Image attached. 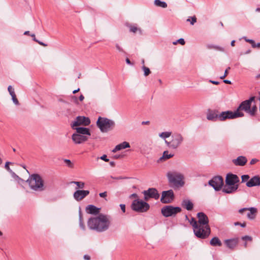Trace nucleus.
Instances as JSON below:
<instances>
[{"label":"nucleus","mask_w":260,"mask_h":260,"mask_svg":"<svg viewBox=\"0 0 260 260\" xmlns=\"http://www.w3.org/2000/svg\"><path fill=\"white\" fill-rule=\"evenodd\" d=\"M110 225V221L106 215L100 214L96 217H90L87 221L89 229L97 232H103L107 230Z\"/></svg>","instance_id":"1"},{"label":"nucleus","mask_w":260,"mask_h":260,"mask_svg":"<svg viewBox=\"0 0 260 260\" xmlns=\"http://www.w3.org/2000/svg\"><path fill=\"white\" fill-rule=\"evenodd\" d=\"M240 182L239 177L231 173H229L225 177V184L222 188V192L227 194H232L235 192L238 187V183Z\"/></svg>","instance_id":"2"},{"label":"nucleus","mask_w":260,"mask_h":260,"mask_svg":"<svg viewBox=\"0 0 260 260\" xmlns=\"http://www.w3.org/2000/svg\"><path fill=\"white\" fill-rule=\"evenodd\" d=\"M26 182L31 189L35 191H43L45 189L44 180L38 174H32L29 176Z\"/></svg>","instance_id":"3"},{"label":"nucleus","mask_w":260,"mask_h":260,"mask_svg":"<svg viewBox=\"0 0 260 260\" xmlns=\"http://www.w3.org/2000/svg\"><path fill=\"white\" fill-rule=\"evenodd\" d=\"M96 125L102 133H107L114 129L115 123L107 118L99 117L96 121Z\"/></svg>","instance_id":"4"},{"label":"nucleus","mask_w":260,"mask_h":260,"mask_svg":"<svg viewBox=\"0 0 260 260\" xmlns=\"http://www.w3.org/2000/svg\"><path fill=\"white\" fill-rule=\"evenodd\" d=\"M170 185L174 187L182 186L184 182L183 181V176L181 174L172 173L169 172L167 175Z\"/></svg>","instance_id":"5"},{"label":"nucleus","mask_w":260,"mask_h":260,"mask_svg":"<svg viewBox=\"0 0 260 260\" xmlns=\"http://www.w3.org/2000/svg\"><path fill=\"white\" fill-rule=\"evenodd\" d=\"M171 139L170 141L165 140V143L169 148L173 149H176L179 147L184 141L183 136L179 133L173 134L171 136Z\"/></svg>","instance_id":"6"},{"label":"nucleus","mask_w":260,"mask_h":260,"mask_svg":"<svg viewBox=\"0 0 260 260\" xmlns=\"http://www.w3.org/2000/svg\"><path fill=\"white\" fill-rule=\"evenodd\" d=\"M131 208L133 210L137 212H145L150 208L149 204L142 200L136 199L133 201L131 205Z\"/></svg>","instance_id":"7"},{"label":"nucleus","mask_w":260,"mask_h":260,"mask_svg":"<svg viewBox=\"0 0 260 260\" xmlns=\"http://www.w3.org/2000/svg\"><path fill=\"white\" fill-rule=\"evenodd\" d=\"M193 233L199 239H205L211 234V229L209 225H198L197 229H194Z\"/></svg>","instance_id":"8"},{"label":"nucleus","mask_w":260,"mask_h":260,"mask_svg":"<svg viewBox=\"0 0 260 260\" xmlns=\"http://www.w3.org/2000/svg\"><path fill=\"white\" fill-rule=\"evenodd\" d=\"M244 116L243 112H238V111H232L230 110L223 111L219 113V121H223L226 119H233L239 117H242Z\"/></svg>","instance_id":"9"},{"label":"nucleus","mask_w":260,"mask_h":260,"mask_svg":"<svg viewBox=\"0 0 260 260\" xmlns=\"http://www.w3.org/2000/svg\"><path fill=\"white\" fill-rule=\"evenodd\" d=\"M181 211V208L179 207H174L171 205H167L163 207L161 209L162 215L165 217L175 216L177 213Z\"/></svg>","instance_id":"10"},{"label":"nucleus","mask_w":260,"mask_h":260,"mask_svg":"<svg viewBox=\"0 0 260 260\" xmlns=\"http://www.w3.org/2000/svg\"><path fill=\"white\" fill-rule=\"evenodd\" d=\"M208 184L215 191H219L224 186L223 178L221 176H215L209 181Z\"/></svg>","instance_id":"11"},{"label":"nucleus","mask_w":260,"mask_h":260,"mask_svg":"<svg viewBox=\"0 0 260 260\" xmlns=\"http://www.w3.org/2000/svg\"><path fill=\"white\" fill-rule=\"evenodd\" d=\"M144 194V199L147 201L149 199L158 200L159 198V194L155 188H149L147 190L142 192Z\"/></svg>","instance_id":"12"},{"label":"nucleus","mask_w":260,"mask_h":260,"mask_svg":"<svg viewBox=\"0 0 260 260\" xmlns=\"http://www.w3.org/2000/svg\"><path fill=\"white\" fill-rule=\"evenodd\" d=\"M90 123V120L88 117L78 116L71 125L72 128H75V127H77L80 125L88 126Z\"/></svg>","instance_id":"13"},{"label":"nucleus","mask_w":260,"mask_h":260,"mask_svg":"<svg viewBox=\"0 0 260 260\" xmlns=\"http://www.w3.org/2000/svg\"><path fill=\"white\" fill-rule=\"evenodd\" d=\"M175 199V196L173 190L170 189L163 191L161 193L160 202L163 204H169L172 203Z\"/></svg>","instance_id":"14"},{"label":"nucleus","mask_w":260,"mask_h":260,"mask_svg":"<svg viewBox=\"0 0 260 260\" xmlns=\"http://www.w3.org/2000/svg\"><path fill=\"white\" fill-rule=\"evenodd\" d=\"M219 112L218 110L214 109H208L207 112V119L208 120L212 121L213 122L219 120Z\"/></svg>","instance_id":"15"},{"label":"nucleus","mask_w":260,"mask_h":260,"mask_svg":"<svg viewBox=\"0 0 260 260\" xmlns=\"http://www.w3.org/2000/svg\"><path fill=\"white\" fill-rule=\"evenodd\" d=\"M72 139L75 144H80L87 141L88 140V137L76 133L72 135Z\"/></svg>","instance_id":"16"},{"label":"nucleus","mask_w":260,"mask_h":260,"mask_svg":"<svg viewBox=\"0 0 260 260\" xmlns=\"http://www.w3.org/2000/svg\"><path fill=\"white\" fill-rule=\"evenodd\" d=\"M89 191L87 190H77L73 194L74 199L77 201H80L89 194Z\"/></svg>","instance_id":"17"},{"label":"nucleus","mask_w":260,"mask_h":260,"mask_svg":"<svg viewBox=\"0 0 260 260\" xmlns=\"http://www.w3.org/2000/svg\"><path fill=\"white\" fill-rule=\"evenodd\" d=\"M197 216L198 218V225H209L208 217L205 213L199 212Z\"/></svg>","instance_id":"18"},{"label":"nucleus","mask_w":260,"mask_h":260,"mask_svg":"<svg viewBox=\"0 0 260 260\" xmlns=\"http://www.w3.org/2000/svg\"><path fill=\"white\" fill-rule=\"evenodd\" d=\"M239 241V239L237 237L226 239L224 241V243L228 248L233 250L237 246Z\"/></svg>","instance_id":"19"},{"label":"nucleus","mask_w":260,"mask_h":260,"mask_svg":"<svg viewBox=\"0 0 260 260\" xmlns=\"http://www.w3.org/2000/svg\"><path fill=\"white\" fill-rule=\"evenodd\" d=\"M251 107V105L246 100H245L241 103L236 111L242 112V111H244L246 113H248V111Z\"/></svg>","instance_id":"20"},{"label":"nucleus","mask_w":260,"mask_h":260,"mask_svg":"<svg viewBox=\"0 0 260 260\" xmlns=\"http://www.w3.org/2000/svg\"><path fill=\"white\" fill-rule=\"evenodd\" d=\"M76 131V133L83 136H86L89 137L91 135L90 131L89 128L85 127H75V128H73Z\"/></svg>","instance_id":"21"},{"label":"nucleus","mask_w":260,"mask_h":260,"mask_svg":"<svg viewBox=\"0 0 260 260\" xmlns=\"http://www.w3.org/2000/svg\"><path fill=\"white\" fill-rule=\"evenodd\" d=\"M233 163L236 166H244L247 162V159L245 156H239L236 159L232 160Z\"/></svg>","instance_id":"22"},{"label":"nucleus","mask_w":260,"mask_h":260,"mask_svg":"<svg viewBox=\"0 0 260 260\" xmlns=\"http://www.w3.org/2000/svg\"><path fill=\"white\" fill-rule=\"evenodd\" d=\"M100 210V208H98L93 205H89L86 207V212L90 214L98 215L99 214Z\"/></svg>","instance_id":"23"},{"label":"nucleus","mask_w":260,"mask_h":260,"mask_svg":"<svg viewBox=\"0 0 260 260\" xmlns=\"http://www.w3.org/2000/svg\"><path fill=\"white\" fill-rule=\"evenodd\" d=\"M246 185L248 187L260 185L257 179V176H254L250 178L249 180L246 182Z\"/></svg>","instance_id":"24"},{"label":"nucleus","mask_w":260,"mask_h":260,"mask_svg":"<svg viewBox=\"0 0 260 260\" xmlns=\"http://www.w3.org/2000/svg\"><path fill=\"white\" fill-rule=\"evenodd\" d=\"M130 147L129 143L124 141L122 143L116 145L114 149L112 150L113 152H116L117 151L121 150L123 149L127 148Z\"/></svg>","instance_id":"25"},{"label":"nucleus","mask_w":260,"mask_h":260,"mask_svg":"<svg viewBox=\"0 0 260 260\" xmlns=\"http://www.w3.org/2000/svg\"><path fill=\"white\" fill-rule=\"evenodd\" d=\"M182 206L188 211L191 210L193 208V204L189 200H183L181 203Z\"/></svg>","instance_id":"26"},{"label":"nucleus","mask_w":260,"mask_h":260,"mask_svg":"<svg viewBox=\"0 0 260 260\" xmlns=\"http://www.w3.org/2000/svg\"><path fill=\"white\" fill-rule=\"evenodd\" d=\"M248 210L249 211V212L247 214V217L249 219H254L257 211V209L255 207H250L248 208Z\"/></svg>","instance_id":"27"},{"label":"nucleus","mask_w":260,"mask_h":260,"mask_svg":"<svg viewBox=\"0 0 260 260\" xmlns=\"http://www.w3.org/2000/svg\"><path fill=\"white\" fill-rule=\"evenodd\" d=\"M210 244L212 246H221L222 243L217 237H214L210 241Z\"/></svg>","instance_id":"28"},{"label":"nucleus","mask_w":260,"mask_h":260,"mask_svg":"<svg viewBox=\"0 0 260 260\" xmlns=\"http://www.w3.org/2000/svg\"><path fill=\"white\" fill-rule=\"evenodd\" d=\"M174 155V154H169V151L168 150H166L163 152L162 156L159 158L157 162H159L160 161L168 159L172 157Z\"/></svg>","instance_id":"29"},{"label":"nucleus","mask_w":260,"mask_h":260,"mask_svg":"<svg viewBox=\"0 0 260 260\" xmlns=\"http://www.w3.org/2000/svg\"><path fill=\"white\" fill-rule=\"evenodd\" d=\"M257 110V108L256 106L253 105V106H252L250 108L248 114L250 116L253 117L255 115Z\"/></svg>","instance_id":"30"},{"label":"nucleus","mask_w":260,"mask_h":260,"mask_svg":"<svg viewBox=\"0 0 260 260\" xmlns=\"http://www.w3.org/2000/svg\"><path fill=\"white\" fill-rule=\"evenodd\" d=\"M154 4L158 7L166 8L167 7V4L165 2L161 1L160 0H155Z\"/></svg>","instance_id":"31"},{"label":"nucleus","mask_w":260,"mask_h":260,"mask_svg":"<svg viewBox=\"0 0 260 260\" xmlns=\"http://www.w3.org/2000/svg\"><path fill=\"white\" fill-rule=\"evenodd\" d=\"M127 26L129 28V31L131 32L135 33L137 30H139L140 31V33L142 34L141 29L140 28H138L136 25L128 24Z\"/></svg>","instance_id":"32"},{"label":"nucleus","mask_w":260,"mask_h":260,"mask_svg":"<svg viewBox=\"0 0 260 260\" xmlns=\"http://www.w3.org/2000/svg\"><path fill=\"white\" fill-rule=\"evenodd\" d=\"M189 222L192 226L193 231L194 229L197 228L198 226V221L195 219L194 217H191V219H189Z\"/></svg>","instance_id":"33"},{"label":"nucleus","mask_w":260,"mask_h":260,"mask_svg":"<svg viewBox=\"0 0 260 260\" xmlns=\"http://www.w3.org/2000/svg\"><path fill=\"white\" fill-rule=\"evenodd\" d=\"M171 134L172 132H165L159 134V136L163 139H166L170 137Z\"/></svg>","instance_id":"34"},{"label":"nucleus","mask_w":260,"mask_h":260,"mask_svg":"<svg viewBox=\"0 0 260 260\" xmlns=\"http://www.w3.org/2000/svg\"><path fill=\"white\" fill-rule=\"evenodd\" d=\"M72 183L76 184L77 186V188H83L84 187L85 184L83 182L73 181Z\"/></svg>","instance_id":"35"},{"label":"nucleus","mask_w":260,"mask_h":260,"mask_svg":"<svg viewBox=\"0 0 260 260\" xmlns=\"http://www.w3.org/2000/svg\"><path fill=\"white\" fill-rule=\"evenodd\" d=\"M142 70L144 71V75L146 77L148 76L151 73L150 69L145 66H143Z\"/></svg>","instance_id":"36"},{"label":"nucleus","mask_w":260,"mask_h":260,"mask_svg":"<svg viewBox=\"0 0 260 260\" xmlns=\"http://www.w3.org/2000/svg\"><path fill=\"white\" fill-rule=\"evenodd\" d=\"M250 176L248 175H243L241 176V183L247 182L249 180Z\"/></svg>","instance_id":"37"},{"label":"nucleus","mask_w":260,"mask_h":260,"mask_svg":"<svg viewBox=\"0 0 260 260\" xmlns=\"http://www.w3.org/2000/svg\"><path fill=\"white\" fill-rule=\"evenodd\" d=\"M63 161L66 164L67 166L68 167H69L70 168H73L74 164L71 162V161L70 159H64Z\"/></svg>","instance_id":"38"},{"label":"nucleus","mask_w":260,"mask_h":260,"mask_svg":"<svg viewBox=\"0 0 260 260\" xmlns=\"http://www.w3.org/2000/svg\"><path fill=\"white\" fill-rule=\"evenodd\" d=\"M244 39L246 42L249 43L251 44L252 47L253 48H255V41L253 40L247 39L246 37H244Z\"/></svg>","instance_id":"39"},{"label":"nucleus","mask_w":260,"mask_h":260,"mask_svg":"<svg viewBox=\"0 0 260 260\" xmlns=\"http://www.w3.org/2000/svg\"><path fill=\"white\" fill-rule=\"evenodd\" d=\"M191 18V20L190 18H188L187 19V21H190L191 25H193L197 22V18L196 16H193L192 17H190Z\"/></svg>","instance_id":"40"},{"label":"nucleus","mask_w":260,"mask_h":260,"mask_svg":"<svg viewBox=\"0 0 260 260\" xmlns=\"http://www.w3.org/2000/svg\"><path fill=\"white\" fill-rule=\"evenodd\" d=\"M12 101L13 102V103L16 105H19V101L18 100H17V98H16V95L15 94H14V95H12Z\"/></svg>","instance_id":"41"},{"label":"nucleus","mask_w":260,"mask_h":260,"mask_svg":"<svg viewBox=\"0 0 260 260\" xmlns=\"http://www.w3.org/2000/svg\"><path fill=\"white\" fill-rule=\"evenodd\" d=\"M13 163L10 161H7L6 162L5 165V168L9 172H12V170L10 169L9 167L10 164H12Z\"/></svg>","instance_id":"42"},{"label":"nucleus","mask_w":260,"mask_h":260,"mask_svg":"<svg viewBox=\"0 0 260 260\" xmlns=\"http://www.w3.org/2000/svg\"><path fill=\"white\" fill-rule=\"evenodd\" d=\"M8 90L11 96L14 95V94H15L14 88H13L11 85L8 86Z\"/></svg>","instance_id":"43"},{"label":"nucleus","mask_w":260,"mask_h":260,"mask_svg":"<svg viewBox=\"0 0 260 260\" xmlns=\"http://www.w3.org/2000/svg\"><path fill=\"white\" fill-rule=\"evenodd\" d=\"M241 239L244 241H252V237L249 236H244L241 238Z\"/></svg>","instance_id":"44"},{"label":"nucleus","mask_w":260,"mask_h":260,"mask_svg":"<svg viewBox=\"0 0 260 260\" xmlns=\"http://www.w3.org/2000/svg\"><path fill=\"white\" fill-rule=\"evenodd\" d=\"M9 173L11 174L12 177L13 178H14L16 180V179H20L19 178V177L17 174H16L12 170V172H9Z\"/></svg>","instance_id":"45"},{"label":"nucleus","mask_w":260,"mask_h":260,"mask_svg":"<svg viewBox=\"0 0 260 260\" xmlns=\"http://www.w3.org/2000/svg\"><path fill=\"white\" fill-rule=\"evenodd\" d=\"M234 224L235 225H240L242 228H245L246 225L245 222L241 223L240 222H235Z\"/></svg>","instance_id":"46"},{"label":"nucleus","mask_w":260,"mask_h":260,"mask_svg":"<svg viewBox=\"0 0 260 260\" xmlns=\"http://www.w3.org/2000/svg\"><path fill=\"white\" fill-rule=\"evenodd\" d=\"M79 226L81 228V229H82V230H83V231L85 230L86 227H85V224L84 223V221H81V222H79Z\"/></svg>","instance_id":"47"},{"label":"nucleus","mask_w":260,"mask_h":260,"mask_svg":"<svg viewBox=\"0 0 260 260\" xmlns=\"http://www.w3.org/2000/svg\"><path fill=\"white\" fill-rule=\"evenodd\" d=\"M79 222H81V221H83V215H82V211L81 210V209H80L79 210Z\"/></svg>","instance_id":"48"},{"label":"nucleus","mask_w":260,"mask_h":260,"mask_svg":"<svg viewBox=\"0 0 260 260\" xmlns=\"http://www.w3.org/2000/svg\"><path fill=\"white\" fill-rule=\"evenodd\" d=\"M209 48H215L218 50H219V51H223L224 50L223 48L220 47V46H211V47H209Z\"/></svg>","instance_id":"49"},{"label":"nucleus","mask_w":260,"mask_h":260,"mask_svg":"<svg viewBox=\"0 0 260 260\" xmlns=\"http://www.w3.org/2000/svg\"><path fill=\"white\" fill-rule=\"evenodd\" d=\"M230 69V67H228L225 71L224 75L220 77V79H223L228 74V70Z\"/></svg>","instance_id":"50"},{"label":"nucleus","mask_w":260,"mask_h":260,"mask_svg":"<svg viewBox=\"0 0 260 260\" xmlns=\"http://www.w3.org/2000/svg\"><path fill=\"white\" fill-rule=\"evenodd\" d=\"M100 159H101L102 160H103L106 162H108L109 161V159L107 158V156L106 154H104L103 155H102L100 157Z\"/></svg>","instance_id":"51"},{"label":"nucleus","mask_w":260,"mask_h":260,"mask_svg":"<svg viewBox=\"0 0 260 260\" xmlns=\"http://www.w3.org/2000/svg\"><path fill=\"white\" fill-rule=\"evenodd\" d=\"M115 47L119 52L125 53V51L123 50V49L118 44H116Z\"/></svg>","instance_id":"52"},{"label":"nucleus","mask_w":260,"mask_h":260,"mask_svg":"<svg viewBox=\"0 0 260 260\" xmlns=\"http://www.w3.org/2000/svg\"><path fill=\"white\" fill-rule=\"evenodd\" d=\"M178 43L182 45H184L185 44V42L184 40L182 38H180L177 40Z\"/></svg>","instance_id":"53"},{"label":"nucleus","mask_w":260,"mask_h":260,"mask_svg":"<svg viewBox=\"0 0 260 260\" xmlns=\"http://www.w3.org/2000/svg\"><path fill=\"white\" fill-rule=\"evenodd\" d=\"M258 161V159H257L256 158H253L250 160V165H254Z\"/></svg>","instance_id":"54"},{"label":"nucleus","mask_w":260,"mask_h":260,"mask_svg":"<svg viewBox=\"0 0 260 260\" xmlns=\"http://www.w3.org/2000/svg\"><path fill=\"white\" fill-rule=\"evenodd\" d=\"M255 100V96H251L248 100H246V101L251 105V103Z\"/></svg>","instance_id":"55"},{"label":"nucleus","mask_w":260,"mask_h":260,"mask_svg":"<svg viewBox=\"0 0 260 260\" xmlns=\"http://www.w3.org/2000/svg\"><path fill=\"white\" fill-rule=\"evenodd\" d=\"M99 196L101 198H105L107 196V192L105 191L103 192H101L99 193Z\"/></svg>","instance_id":"56"},{"label":"nucleus","mask_w":260,"mask_h":260,"mask_svg":"<svg viewBox=\"0 0 260 260\" xmlns=\"http://www.w3.org/2000/svg\"><path fill=\"white\" fill-rule=\"evenodd\" d=\"M120 207L122 211L124 213L125 212V205L124 204H121L120 205Z\"/></svg>","instance_id":"57"},{"label":"nucleus","mask_w":260,"mask_h":260,"mask_svg":"<svg viewBox=\"0 0 260 260\" xmlns=\"http://www.w3.org/2000/svg\"><path fill=\"white\" fill-rule=\"evenodd\" d=\"M248 208H243L239 210L240 213H243L244 211H247Z\"/></svg>","instance_id":"58"},{"label":"nucleus","mask_w":260,"mask_h":260,"mask_svg":"<svg viewBox=\"0 0 260 260\" xmlns=\"http://www.w3.org/2000/svg\"><path fill=\"white\" fill-rule=\"evenodd\" d=\"M125 61H126V63L129 65H131V66L133 65V63L131 61V60L128 58H126Z\"/></svg>","instance_id":"59"},{"label":"nucleus","mask_w":260,"mask_h":260,"mask_svg":"<svg viewBox=\"0 0 260 260\" xmlns=\"http://www.w3.org/2000/svg\"><path fill=\"white\" fill-rule=\"evenodd\" d=\"M39 44L43 46H44V47H46L47 46V45L46 44H45L44 43L42 42H41L39 40H38V41L37 42Z\"/></svg>","instance_id":"60"},{"label":"nucleus","mask_w":260,"mask_h":260,"mask_svg":"<svg viewBox=\"0 0 260 260\" xmlns=\"http://www.w3.org/2000/svg\"><path fill=\"white\" fill-rule=\"evenodd\" d=\"M209 82L215 85H218L219 84V82L216 81L210 80Z\"/></svg>","instance_id":"61"},{"label":"nucleus","mask_w":260,"mask_h":260,"mask_svg":"<svg viewBox=\"0 0 260 260\" xmlns=\"http://www.w3.org/2000/svg\"><path fill=\"white\" fill-rule=\"evenodd\" d=\"M83 257H84V259L85 260H90V256L88 255H87V254L84 255Z\"/></svg>","instance_id":"62"},{"label":"nucleus","mask_w":260,"mask_h":260,"mask_svg":"<svg viewBox=\"0 0 260 260\" xmlns=\"http://www.w3.org/2000/svg\"><path fill=\"white\" fill-rule=\"evenodd\" d=\"M223 82L226 83V84H232V82L230 80H226V79H225L223 80Z\"/></svg>","instance_id":"63"},{"label":"nucleus","mask_w":260,"mask_h":260,"mask_svg":"<svg viewBox=\"0 0 260 260\" xmlns=\"http://www.w3.org/2000/svg\"><path fill=\"white\" fill-rule=\"evenodd\" d=\"M31 37H32V40L35 41V42H37L38 40H37L36 38V36H35V34H31Z\"/></svg>","instance_id":"64"}]
</instances>
